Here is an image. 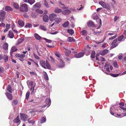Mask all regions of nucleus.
Returning <instances> with one entry per match:
<instances>
[{
    "label": "nucleus",
    "mask_w": 126,
    "mask_h": 126,
    "mask_svg": "<svg viewBox=\"0 0 126 126\" xmlns=\"http://www.w3.org/2000/svg\"><path fill=\"white\" fill-rule=\"evenodd\" d=\"M20 10L23 12H26L28 10V6L27 4L24 3L21 5L20 7Z\"/></svg>",
    "instance_id": "f257e3e1"
},
{
    "label": "nucleus",
    "mask_w": 126,
    "mask_h": 126,
    "mask_svg": "<svg viewBox=\"0 0 126 126\" xmlns=\"http://www.w3.org/2000/svg\"><path fill=\"white\" fill-rule=\"evenodd\" d=\"M20 115L21 119L23 121H27L28 118V116L27 115L24 113H20Z\"/></svg>",
    "instance_id": "f03ea898"
},
{
    "label": "nucleus",
    "mask_w": 126,
    "mask_h": 126,
    "mask_svg": "<svg viewBox=\"0 0 126 126\" xmlns=\"http://www.w3.org/2000/svg\"><path fill=\"white\" fill-rule=\"evenodd\" d=\"M117 39H114L111 43L112 45L110 48V49H111L112 48L116 47L118 45V44L117 43Z\"/></svg>",
    "instance_id": "7ed1b4c3"
},
{
    "label": "nucleus",
    "mask_w": 126,
    "mask_h": 126,
    "mask_svg": "<svg viewBox=\"0 0 126 126\" xmlns=\"http://www.w3.org/2000/svg\"><path fill=\"white\" fill-rule=\"evenodd\" d=\"M57 16V15L55 14H52L49 16V19L51 21H53L55 20Z\"/></svg>",
    "instance_id": "20e7f679"
},
{
    "label": "nucleus",
    "mask_w": 126,
    "mask_h": 126,
    "mask_svg": "<svg viewBox=\"0 0 126 126\" xmlns=\"http://www.w3.org/2000/svg\"><path fill=\"white\" fill-rule=\"evenodd\" d=\"M84 55V52H80L75 55V57L76 58H79L83 56Z\"/></svg>",
    "instance_id": "39448f33"
},
{
    "label": "nucleus",
    "mask_w": 126,
    "mask_h": 126,
    "mask_svg": "<svg viewBox=\"0 0 126 126\" xmlns=\"http://www.w3.org/2000/svg\"><path fill=\"white\" fill-rule=\"evenodd\" d=\"M5 94L9 99L10 100H12L13 99L12 95L11 94L8 92H6L5 93Z\"/></svg>",
    "instance_id": "423d86ee"
},
{
    "label": "nucleus",
    "mask_w": 126,
    "mask_h": 126,
    "mask_svg": "<svg viewBox=\"0 0 126 126\" xmlns=\"http://www.w3.org/2000/svg\"><path fill=\"white\" fill-rule=\"evenodd\" d=\"M39 63L41 66L45 69H46V67L45 66V61L43 60H41L39 61Z\"/></svg>",
    "instance_id": "0eeeda50"
},
{
    "label": "nucleus",
    "mask_w": 126,
    "mask_h": 126,
    "mask_svg": "<svg viewBox=\"0 0 126 126\" xmlns=\"http://www.w3.org/2000/svg\"><path fill=\"white\" fill-rule=\"evenodd\" d=\"M45 103L48 106L47 107H49L51 103V100L49 98H46L45 100Z\"/></svg>",
    "instance_id": "6e6552de"
},
{
    "label": "nucleus",
    "mask_w": 126,
    "mask_h": 126,
    "mask_svg": "<svg viewBox=\"0 0 126 126\" xmlns=\"http://www.w3.org/2000/svg\"><path fill=\"white\" fill-rule=\"evenodd\" d=\"M18 23L20 27H22L24 25V23L20 19H19L18 20Z\"/></svg>",
    "instance_id": "1a4fd4ad"
},
{
    "label": "nucleus",
    "mask_w": 126,
    "mask_h": 126,
    "mask_svg": "<svg viewBox=\"0 0 126 126\" xmlns=\"http://www.w3.org/2000/svg\"><path fill=\"white\" fill-rule=\"evenodd\" d=\"M108 51L107 49H105L103 50H101L100 52V54L102 55H104L107 54Z\"/></svg>",
    "instance_id": "9d476101"
},
{
    "label": "nucleus",
    "mask_w": 126,
    "mask_h": 126,
    "mask_svg": "<svg viewBox=\"0 0 126 126\" xmlns=\"http://www.w3.org/2000/svg\"><path fill=\"white\" fill-rule=\"evenodd\" d=\"M88 25L90 27H95L94 24L92 21H90L87 23Z\"/></svg>",
    "instance_id": "9b49d317"
},
{
    "label": "nucleus",
    "mask_w": 126,
    "mask_h": 126,
    "mask_svg": "<svg viewBox=\"0 0 126 126\" xmlns=\"http://www.w3.org/2000/svg\"><path fill=\"white\" fill-rule=\"evenodd\" d=\"M8 44L6 42L4 43L3 45V47L5 50H6L8 49Z\"/></svg>",
    "instance_id": "f8f14e48"
},
{
    "label": "nucleus",
    "mask_w": 126,
    "mask_h": 126,
    "mask_svg": "<svg viewBox=\"0 0 126 126\" xmlns=\"http://www.w3.org/2000/svg\"><path fill=\"white\" fill-rule=\"evenodd\" d=\"M25 55L24 54H21L19 56V58L18 59L21 62H23L24 60L23 58L25 57Z\"/></svg>",
    "instance_id": "ddd939ff"
},
{
    "label": "nucleus",
    "mask_w": 126,
    "mask_h": 126,
    "mask_svg": "<svg viewBox=\"0 0 126 126\" xmlns=\"http://www.w3.org/2000/svg\"><path fill=\"white\" fill-rule=\"evenodd\" d=\"M20 121L19 119V116L18 115L17 117L15 118L13 122L15 123H17Z\"/></svg>",
    "instance_id": "4468645a"
},
{
    "label": "nucleus",
    "mask_w": 126,
    "mask_h": 126,
    "mask_svg": "<svg viewBox=\"0 0 126 126\" xmlns=\"http://www.w3.org/2000/svg\"><path fill=\"white\" fill-rule=\"evenodd\" d=\"M17 50V49L15 47H13L11 48L10 53L11 55L12 54Z\"/></svg>",
    "instance_id": "2eb2a0df"
},
{
    "label": "nucleus",
    "mask_w": 126,
    "mask_h": 126,
    "mask_svg": "<svg viewBox=\"0 0 126 126\" xmlns=\"http://www.w3.org/2000/svg\"><path fill=\"white\" fill-rule=\"evenodd\" d=\"M8 36L10 38H13L14 37V35L12 31H10L9 32Z\"/></svg>",
    "instance_id": "dca6fc26"
},
{
    "label": "nucleus",
    "mask_w": 126,
    "mask_h": 126,
    "mask_svg": "<svg viewBox=\"0 0 126 126\" xmlns=\"http://www.w3.org/2000/svg\"><path fill=\"white\" fill-rule=\"evenodd\" d=\"M43 20L45 22H47L48 20V16L46 15L43 17Z\"/></svg>",
    "instance_id": "f3484780"
},
{
    "label": "nucleus",
    "mask_w": 126,
    "mask_h": 126,
    "mask_svg": "<svg viewBox=\"0 0 126 126\" xmlns=\"http://www.w3.org/2000/svg\"><path fill=\"white\" fill-rule=\"evenodd\" d=\"M7 90L10 93H12V88L10 85H8L7 88Z\"/></svg>",
    "instance_id": "a211bd4d"
},
{
    "label": "nucleus",
    "mask_w": 126,
    "mask_h": 126,
    "mask_svg": "<svg viewBox=\"0 0 126 126\" xmlns=\"http://www.w3.org/2000/svg\"><path fill=\"white\" fill-rule=\"evenodd\" d=\"M9 59V56L7 55H3V59L4 61L5 62H6L8 61Z\"/></svg>",
    "instance_id": "6ab92c4d"
},
{
    "label": "nucleus",
    "mask_w": 126,
    "mask_h": 126,
    "mask_svg": "<svg viewBox=\"0 0 126 126\" xmlns=\"http://www.w3.org/2000/svg\"><path fill=\"white\" fill-rule=\"evenodd\" d=\"M41 6V5L39 3H37L33 6V7L35 8L36 7L38 8H40Z\"/></svg>",
    "instance_id": "aec40b11"
},
{
    "label": "nucleus",
    "mask_w": 126,
    "mask_h": 126,
    "mask_svg": "<svg viewBox=\"0 0 126 126\" xmlns=\"http://www.w3.org/2000/svg\"><path fill=\"white\" fill-rule=\"evenodd\" d=\"M54 11L55 13H59L61 12L62 11L61 9L58 8H56L55 9Z\"/></svg>",
    "instance_id": "412c9836"
},
{
    "label": "nucleus",
    "mask_w": 126,
    "mask_h": 126,
    "mask_svg": "<svg viewBox=\"0 0 126 126\" xmlns=\"http://www.w3.org/2000/svg\"><path fill=\"white\" fill-rule=\"evenodd\" d=\"M66 51L65 52V54L66 56H68L71 53V51L69 50L65 49Z\"/></svg>",
    "instance_id": "4be33fe9"
},
{
    "label": "nucleus",
    "mask_w": 126,
    "mask_h": 126,
    "mask_svg": "<svg viewBox=\"0 0 126 126\" xmlns=\"http://www.w3.org/2000/svg\"><path fill=\"white\" fill-rule=\"evenodd\" d=\"M34 35L35 39L37 40H40L41 38V37L37 33H35Z\"/></svg>",
    "instance_id": "5701e85b"
},
{
    "label": "nucleus",
    "mask_w": 126,
    "mask_h": 126,
    "mask_svg": "<svg viewBox=\"0 0 126 126\" xmlns=\"http://www.w3.org/2000/svg\"><path fill=\"white\" fill-rule=\"evenodd\" d=\"M5 10L7 11L12 10V9L8 6H6L5 8Z\"/></svg>",
    "instance_id": "b1692460"
},
{
    "label": "nucleus",
    "mask_w": 126,
    "mask_h": 126,
    "mask_svg": "<svg viewBox=\"0 0 126 126\" xmlns=\"http://www.w3.org/2000/svg\"><path fill=\"white\" fill-rule=\"evenodd\" d=\"M67 40L70 42H75V40L70 37H68Z\"/></svg>",
    "instance_id": "393cba45"
},
{
    "label": "nucleus",
    "mask_w": 126,
    "mask_h": 126,
    "mask_svg": "<svg viewBox=\"0 0 126 126\" xmlns=\"http://www.w3.org/2000/svg\"><path fill=\"white\" fill-rule=\"evenodd\" d=\"M59 61L61 63H62V65H59V66L60 67H63L64 65V61L61 59H59Z\"/></svg>",
    "instance_id": "a878e982"
},
{
    "label": "nucleus",
    "mask_w": 126,
    "mask_h": 126,
    "mask_svg": "<svg viewBox=\"0 0 126 126\" xmlns=\"http://www.w3.org/2000/svg\"><path fill=\"white\" fill-rule=\"evenodd\" d=\"M36 12L39 14H42L43 13V11L40 9H37L35 11Z\"/></svg>",
    "instance_id": "bb28decb"
},
{
    "label": "nucleus",
    "mask_w": 126,
    "mask_h": 126,
    "mask_svg": "<svg viewBox=\"0 0 126 126\" xmlns=\"http://www.w3.org/2000/svg\"><path fill=\"white\" fill-rule=\"evenodd\" d=\"M69 25V22L67 21L65 22L62 24L63 26L64 27H67Z\"/></svg>",
    "instance_id": "cd10ccee"
},
{
    "label": "nucleus",
    "mask_w": 126,
    "mask_h": 126,
    "mask_svg": "<svg viewBox=\"0 0 126 126\" xmlns=\"http://www.w3.org/2000/svg\"><path fill=\"white\" fill-rule=\"evenodd\" d=\"M44 78L46 80H47L48 79V77L47 74L45 72H44Z\"/></svg>",
    "instance_id": "c85d7f7f"
},
{
    "label": "nucleus",
    "mask_w": 126,
    "mask_h": 126,
    "mask_svg": "<svg viewBox=\"0 0 126 126\" xmlns=\"http://www.w3.org/2000/svg\"><path fill=\"white\" fill-rule=\"evenodd\" d=\"M5 14V11H2L0 12V16L2 17H4Z\"/></svg>",
    "instance_id": "c756f323"
},
{
    "label": "nucleus",
    "mask_w": 126,
    "mask_h": 126,
    "mask_svg": "<svg viewBox=\"0 0 126 126\" xmlns=\"http://www.w3.org/2000/svg\"><path fill=\"white\" fill-rule=\"evenodd\" d=\"M46 117H42L41 119V123H44L46 122Z\"/></svg>",
    "instance_id": "7c9ffc66"
},
{
    "label": "nucleus",
    "mask_w": 126,
    "mask_h": 126,
    "mask_svg": "<svg viewBox=\"0 0 126 126\" xmlns=\"http://www.w3.org/2000/svg\"><path fill=\"white\" fill-rule=\"evenodd\" d=\"M67 32L71 35L73 34L74 33V31L72 29H68Z\"/></svg>",
    "instance_id": "2f4dec72"
},
{
    "label": "nucleus",
    "mask_w": 126,
    "mask_h": 126,
    "mask_svg": "<svg viewBox=\"0 0 126 126\" xmlns=\"http://www.w3.org/2000/svg\"><path fill=\"white\" fill-rule=\"evenodd\" d=\"M24 39L23 38H21L20 39H19L18 42L17 43V44L18 45L20 43L22 42L24 40Z\"/></svg>",
    "instance_id": "473e14b6"
},
{
    "label": "nucleus",
    "mask_w": 126,
    "mask_h": 126,
    "mask_svg": "<svg viewBox=\"0 0 126 126\" xmlns=\"http://www.w3.org/2000/svg\"><path fill=\"white\" fill-rule=\"evenodd\" d=\"M30 92L29 91L27 92L26 93V98L27 100L28 99L30 95Z\"/></svg>",
    "instance_id": "72a5a7b5"
},
{
    "label": "nucleus",
    "mask_w": 126,
    "mask_h": 126,
    "mask_svg": "<svg viewBox=\"0 0 126 126\" xmlns=\"http://www.w3.org/2000/svg\"><path fill=\"white\" fill-rule=\"evenodd\" d=\"M32 27V25L31 24H30L29 23H27L25 26V28H30Z\"/></svg>",
    "instance_id": "f704fd0d"
},
{
    "label": "nucleus",
    "mask_w": 126,
    "mask_h": 126,
    "mask_svg": "<svg viewBox=\"0 0 126 126\" xmlns=\"http://www.w3.org/2000/svg\"><path fill=\"white\" fill-rule=\"evenodd\" d=\"M124 37V36L123 35H122L121 36H119L118 38V39L119 41H121Z\"/></svg>",
    "instance_id": "c9c22d12"
},
{
    "label": "nucleus",
    "mask_w": 126,
    "mask_h": 126,
    "mask_svg": "<svg viewBox=\"0 0 126 126\" xmlns=\"http://www.w3.org/2000/svg\"><path fill=\"white\" fill-rule=\"evenodd\" d=\"M62 20L60 18H56L55 21L56 23H59Z\"/></svg>",
    "instance_id": "e433bc0d"
},
{
    "label": "nucleus",
    "mask_w": 126,
    "mask_h": 126,
    "mask_svg": "<svg viewBox=\"0 0 126 126\" xmlns=\"http://www.w3.org/2000/svg\"><path fill=\"white\" fill-rule=\"evenodd\" d=\"M95 52L94 51H93L91 54V57L92 58H94L95 57Z\"/></svg>",
    "instance_id": "4c0bfd02"
},
{
    "label": "nucleus",
    "mask_w": 126,
    "mask_h": 126,
    "mask_svg": "<svg viewBox=\"0 0 126 126\" xmlns=\"http://www.w3.org/2000/svg\"><path fill=\"white\" fill-rule=\"evenodd\" d=\"M40 28L41 29L44 31H46L47 30V29L44 26H43L42 25H41L40 26Z\"/></svg>",
    "instance_id": "58836bf2"
},
{
    "label": "nucleus",
    "mask_w": 126,
    "mask_h": 126,
    "mask_svg": "<svg viewBox=\"0 0 126 126\" xmlns=\"http://www.w3.org/2000/svg\"><path fill=\"white\" fill-rule=\"evenodd\" d=\"M35 2V0H28V2L31 5L32 4Z\"/></svg>",
    "instance_id": "ea45409f"
},
{
    "label": "nucleus",
    "mask_w": 126,
    "mask_h": 126,
    "mask_svg": "<svg viewBox=\"0 0 126 126\" xmlns=\"http://www.w3.org/2000/svg\"><path fill=\"white\" fill-rule=\"evenodd\" d=\"M45 66H46V68H47L48 69H50L51 68V66L49 63L46 64Z\"/></svg>",
    "instance_id": "a19ab883"
},
{
    "label": "nucleus",
    "mask_w": 126,
    "mask_h": 126,
    "mask_svg": "<svg viewBox=\"0 0 126 126\" xmlns=\"http://www.w3.org/2000/svg\"><path fill=\"white\" fill-rule=\"evenodd\" d=\"M103 7L106 9H109L110 8V6L108 4L105 3Z\"/></svg>",
    "instance_id": "79ce46f5"
},
{
    "label": "nucleus",
    "mask_w": 126,
    "mask_h": 126,
    "mask_svg": "<svg viewBox=\"0 0 126 126\" xmlns=\"http://www.w3.org/2000/svg\"><path fill=\"white\" fill-rule=\"evenodd\" d=\"M13 6L16 9H18L19 8V5L17 3H14L13 4Z\"/></svg>",
    "instance_id": "37998d69"
},
{
    "label": "nucleus",
    "mask_w": 126,
    "mask_h": 126,
    "mask_svg": "<svg viewBox=\"0 0 126 126\" xmlns=\"http://www.w3.org/2000/svg\"><path fill=\"white\" fill-rule=\"evenodd\" d=\"M55 55L58 58H60L61 55L58 52L56 51L55 53Z\"/></svg>",
    "instance_id": "c03bdc74"
},
{
    "label": "nucleus",
    "mask_w": 126,
    "mask_h": 126,
    "mask_svg": "<svg viewBox=\"0 0 126 126\" xmlns=\"http://www.w3.org/2000/svg\"><path fill=\"white\" fill-rule=\"evenodd\" d=\"M44 4L45 6L46 7L48 8V3L46 0H44Z\"/></svg>",
    "instance_id": "a18cd8bd"
},
{
    "label": "nucleus",
    "mask_w": 126,
    "mask_h": 126,
    "mask_svg": "<svg viewBox=\"0 0 126 126\" xmlns=\"http://www.w3.org/2000/svg\"><path fill=\"white\" fill-rule=\"evenodd\" d=\"M113 65L114 67L116 68H118V67L119 66L117 64V62H115L113 63Z\"/></svg>",
    "instance_id": "49530a36"
},
{
    "label": "nucleus",
    "mask_w": 126,
    "mask_h": 126,
    "mask_svg": "<svg viewBox=\"0 0 126 126\" xmlns=\"http://www.w3.org/2000/svg\"><path fill=\"white\" fill-rule=\"evenodd\" d=\"M119 75V74H114L111 73H110V75L111 76L114 77H118Z\"/></svg>",
    "instance_id": "de8ad7c7"
},
{
    "label": "nucleus",
    "mask_w": 126,
    "mask_h": 126,
    "mask_svg": "<svg viewBox=\"0 0 126 126\" xmlns=\"http://www.w3.org/2000/svg\"><path fill=\"white\" fill-rule=\"evenodd\" d=\"M33 55L34 56L35 58L38 60L40 59V57L35 53H33Z\"/></svg>",
    "instance_id": "09e8293b"
},
{
    "label": "nucleus",
    "mask_w": 126,
    "mask_h": 126,
    "mask_svg": "<svg viewBox=\"0 0 126 126\" xmlns=\"http://www.w3.org/2000/svg\"><path fill=\"white\" fill-rule=\"evenodd\" d=\"M105 3L104 2L102 1H100L99 2V4L102 6L103 7L104 6Z\"/></svg>",
    "instance_id": "8fccbe9b"
},
{
    "label": "nucleus",
    "mask_w": 126,
    "mask_h": 126,
    "mask_svg": "<svg viewBox=\"0 0 126 126\" xmlns=\"http://www.w3.org/2000/svg\"><path fill=\"white\" fill-rule=\"evenodd\" d=\"M30 118L28 119V122L29 123H32L33 124L35 123V121L32 120H30Z\"/></svg>",
    "instance_id": "3c124183"
},
{
    "label": "nucleus",
    "mask_w": 126,
    "mask_h": 126,
    "mask_svg": "<svg viewBox=\"0 0 126 126\" xmlns=\"http://www.w3.org/2000/svg\"><path fill=\"white\" fill-rule=\"evenodd\" d=\"M44 39L46 41L47 43H51V40H49V39H47L46 38H44Z\"/></svg>",
    "instance_id": "603ef678"
},
{
    "label": "nucleus",
    "mask_w": 126,
    "mask_h": 126,
    "mask_svg": "<svg viewBox=\"0 0 126 126\" xmlns=\"http://www.w3.org/2000/svg\"><path fill=\"white\" fill-rule=\"evenodd\" d=\"M81 33L82 35H85L86 33H87V32L86 30H83L82 32Z\"/></svg>",
    "instance_id": "864d4df0"
},
{
    "label": "nucleus",
    "mask_w": 126,
    "mask_h": 126,
    "mask_svg": "<svg viewBox=\"0 0 126 126\" xmlns=\"http://www.w3.org/2000/svg\"><path fill=\"white\" fill-rule=\"evenodd\" d=\"M13 103L15 105H16L18 103L17 100V99L14 100L13 101Z\"/></svg>",
    "instance_id": "5fc2aeb1"
},
{
    "label": "nucleus",
    "mask_w": 126,
    "mask_h": 126,
    "mask_svg": "<svg viewBox=\"0 0 126 126\" xmlns=\"http://www.w3.org/2000/svg\"><path fill=\"white\" fill-rule=\"evenodd\" d=\"M50 58L51 60V61L53 63H55V62L52 56H50Z\"/></svg>",
    "instance_id": "6e6d98bb"
},
{
    "label": "nucleus",
    "mask_w": 126,
    "mask_h": 126,
    "mask_svg": "<svg viewBox=\"0 0 126 126\" xmlns=\"http://www.w3.org/2000/svg\"><path fill=\"white\" fill-rule=\"evenodd\" d=\"M119 19V17H117V16H115L114 17V21L115 22L117 20Z\"/></svg>",
    "instance_id": "4d7b16f0"
},
{
    "label": "nucleus",
    "mask_w": 126,
    "mask_h": 126,
    "mask_svg": "<svg viewBox=\"0 0 126 126\" xmlns=\"http://www.w3.org/2000/svg\"><path fill=\"white\" fill-rule=\"evenodd\" d=\"M117 36V34L115 35L114 36L109 38V40L113 39L115 38Z\"/></svg>",
    "instance_id": "13d9d810"
},
{
    "label": "nucleus",
    "mask_w": 126,
    "mask_h": 126,
    "mask_svg": "<svg viewBox=\"0 0 126 126\" xmlns=\"http://www.w3.org/2000/svg\"><path fill=\"white\" fill-rule=\"evenodd\" d=\"M33 82L32 81H30L29 82V83H28L31 86H33Z\"/></svg>",
    "instance_id": "bf43d9fd"
},
{
    "label": "nucleus",
    "mask_w": 126,
    "mask_h": 126,
    "mask_svg": "<svg viewBox=\"0 0 126 126\" xmlns=\"http://www.w3.org/2000/svg\"><path fill=\"white\" fill-rule=\"evenodd\" d=\"M35 86V85H34L33 86H31V87L30 88V90H32V92L31 93V94H32V92H33L34 91V87Z\"/></svg>",
    "instance_id": "052dcab7"
},
{
    "label": "nucleus",
    "mask_w": 126,
    "mask_h": 126,
    "mask_svg": "<svg viewBox=\"0 0 126 126\" xmlns=\"http://www.w3.org/2000/svg\"><path fill=\"white\" fill-rule=\"evenodd\" d=\"M112 108H110V113L112 115H114L115 116V115H114L115 113L113 112H112Z\"/></svg>",
    "instance_id": "680f3d73"
},
{
    "label": "nucleus",
    "mask_w": 126,
    "mask_h": 126,
    "mask_svg": "<svg viewBox=\"0 0 126 126\" xmlns=\"http://www.w3.org/2000/svg\"><path fill=\"white\" fill-rule=\"evenodd\" d=\"M23 16L24 17H25L26 18H28L29 17L27 15V13H25L23 15Z\"/></svg>",
    "instance_id": "e2e57ef3"
},
{
    "label": "nucleus",
    "mask_w": 126,
    "mask_h": 126,
    "mask_svg": "<svg viewBox=\"0 0 126 126\" xmlns=\"http://www.w3.org/2000/svg\"><path fill=\"white\" fill-rule=\"evenodd\" d=\"M123 56L122 55H120L118 56V58L119 60H121L123 58Z\"/></svg>",
    "instance_id": "0e129e2a"
},
{
    "label": "nucleus",
    "mask_w": 126,
    "mask_h": 126,
    "mask_svg": "<svg viewBox=\"0 0 126 126\" xmlns=\"http://www.w3.org/2000/svg\"><path fill=\"white\" fill-rule=\"evenodd\" d=\"M101 60L103 62L105 61V59L103 58V57H101L100 58Z\"/></svg>",
    "instance_id": "69168bd1"
},
{
    "label": "nucleus",
    "mask_w": 126,
    "mask_h": 126,
    "mask_svg": "<svg viewBox=\"0 0 126 126\" xmlns=\"http://www.w3.org/2000/svg\"><path fill=\"white\" fill-rule=\"evenodd\" d=\"M10 24H7L6 25V27L9 29L10 28Z\"/></svg>",
    "instance_id": "338daca9"
},
{
    "label": "nucleus",
    "mask_w": 126,
    "mask_h": 126,
    "mask_svg": "<svg viewBox=\"0 0 126 126\" xmlns=\"http://www.w3.org/2000/svg\"><path fill=\"white\" fill-rule=\"evenodd\" d=\"M5 17H0V21H3Z\"/></svg>",
    "instance_id": "774afa93"
}]
</instances>
